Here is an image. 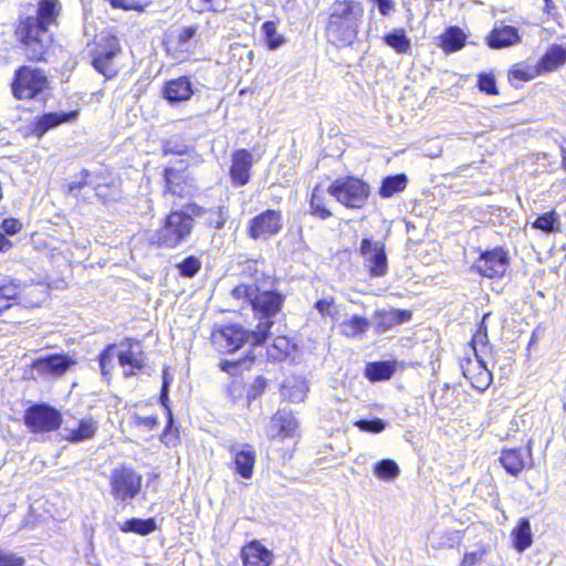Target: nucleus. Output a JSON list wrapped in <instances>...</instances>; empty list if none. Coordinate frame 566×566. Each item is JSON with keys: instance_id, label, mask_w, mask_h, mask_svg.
<instances>
[{"instance_id": "f257e3e1", "label": "nucleus", "mask_w": 566, "mask_h": 566, "mask_svg": "<svg viewBox=\"0 0 566 566\" xmlns=\"http://www.w3.org/2000/svg\"><path fill=\"white\" fill-rule=\"evenodd\" d=\"M62 9L59 0H40L35 17H27L20 21L17 34L24 46L30 61H44L51 44L49 25L56 22Z\"/></svg>"}, {"instance_id": "f03ea898", "label": "nucleus", "mask_w": 566, "mask_h": 566, "mask_svg": "<svg viewBox=\"0 0 566 566\" xmlns=\"http://www.w3.org/2000/svg\"><path fill=\"white\" fill-rule=\"evenodd\" d=\"M364 4L358 0H336L328 9L325 33L329 43L337 48L349 46L359 32Z\"/></svg>"}, {"instance_id": "7ed1b4c3", "label": "nucleus", "mask_w": 566, "mask_h": 566, "mask_svg": "<svg viewBox=\"0 0 566 566\" xmlns=\"http://www.w3.org/2000/svg\"><path fill=\"white\" fill-rule=\"evenodd\" d=\"M203 208L190 203L187 211L174 210L166 216L163 226L154 235V243L161 248L174 249L181 244L192 232L193 216H201Z\"/></svg>"}, {"instance_id": "20e7f679", "label": "nucleus", "mask_w": 566, "mask_h": 566, "mask_svg": "<svg viewBox=\"0 0 566 566\" xmlns=\"http://www.w3.org/2000/svg\"><path fill=\"white\" fill-rule=\"evenodd\" d=\"M272 277L264 275L253 297L251 306L259 318L256 335H252L254 344H262L268 338L274 324L273 317L279 314L283 305L284 296L272 291Z\"/></svg>"}, {"instance_id": "39448f33", "label": "nucleus", "mask_w": 566, "mask_h": 566, "mask_svg": "<svg viewBox=\"0 0 566 566\" xmlns=\"http://www.w3.org/2000/svg\"><path fill=\"white\" fill-rule=\"evenodd\" d=\"M326 192L346 208L360 209L369 197V186L359 178L342 177L334 180Z\"/></svg>"}, {"instance_id": "423d86ee", "label": "nucleus", "mask_w": 566, "mask_h": 566, "mask_svg": "<svg viewBox=\"0 0 566 566\" xmlns=\"http://www.w3.org/2000/svg\"><path fill=\"white\" fill-rule=\"evenodd\" d=\"M143 476L127 464L114 468L109 475L111 493L116 501L128 502L142 489Z\"/></svg>"}, {"instance_id": "0eeeda50", "label": "nucleus", "mask_w": 566, "mask_h": 566, "mask_svg": "<svg viewBox=\"0 0 566 566\" xmlns=\"http://www.w3.org/2000/svg\"><path fill=\"white\" fill-rule=\"evenodd\" d=\"M48 86V78L43 71L22 66L15 72L12 83L13 95L18 99H31Z\"/></svg>"}, {"instance_id": "6e6552de", "label": "nucleus", "mask_w": 566, "mask_h": 566, "mask_svg": "<svg viewBox=\"0 0 566 566\" xmlns=\"http://www.w3.org/2000/svg\"><path fill=\"white\" fill-rule=\"evenodd\" d=\"M358 252L370 277H384L388 273V258L382 241L364 238Z\"/></svg>"}, {"instance_id": "1a4fd4ad", "label": "nucleus", "mask_w": 566, "mask_h": 566, "mask_svg": "<svg viewBox=\"0 0 566 566\" xmlns=\"http://www.w3.org/2000/svg\"><path fill=\"white\" fill-rule=\"evenodd\" d=\"M252 335H256V329L250 332L239 325H228L212 333V343L219 352L230 354L245 343L258 346L259 344L253 343Z\"/></svg>"}, {"instance_id": "9d476101", "label": "nucleus", "mask_w": 566, "mask_h": 566, "mask_svg": "<svg viewBox=\"0 0 566 566\" xmlns=\"http://www.w3.org/2000/svg\"><path fill=\"white\" fill-rule=\"evenodd\" d=\"M24 422L33 432H50L60 428L62 416L55 408L40 403L27 409Z\"/></svg>"}, {"instance_id": "9b49d317", "label": "nucleus", "mask_w": 566, "mask_h": 566, "mask_svg": "<svg viewBox=\"0 0 566 566\" xmlns=\"http://www.w3.org/2000/svg\"><path fill=\"white\" fill-rule=\"evenodd\" d=\"M164 196H172L180 199L193 197L197 187L186 168L167 167L164 170Z\"/></svg>"}, {"instance_id": "f8f14e48", "label": "nucleus", "mask_w": 566, "mask_h": 566, "mask_svg": "<svg viewBox=\"0 0 566 566\" xmlns=\"http://www.w3.org/2000/svg\"><path fill=\"white\" fill-rule=\"evenodd\" d=\"M282 227L283 218L281 211L268 209L249 221L248 233L253 240H266L276 235Z\"/></svg>"}, {"instance_id": "ddd939ff", "label": "nucleus", "mask_w": 566, "mask_h": 566, "mask_svg": "<svg viewBox=\"0 0 566 566\" xmlns=\"http://www.w3.org/2000/svg\"><path fill=\"white\" fill-rule=\"evenodd\" d=\"M120 52V45L115 36L108 38L104 45L96 49L93 57L94 69L106 78H112L118 73L115 57Z\"/></svg>"}, {"instance_id": "4468645a", "label": "nucleus", "mask_w": 566, "mask_h": 566, "mask_svg": "<svg viewBox=\"0 0 566 566\" xmlns=\"http://www.w3.org/2000/svg\"><path fill=\"white\" fill-rule=\"evenodd\" d=\"M507 265V254L502 249H494L483 253L474 266L481 275L493 279L504 275Z\"/></svg>"}, {"instance_id": "2eb2a0df", "label": "nucleus", "mask_w": 566, "mask_h": 566, "mask_svg": "<svg viewBox=\"0 0 566 566\" xmlns=\"http://www.w3.org/2000/svg\"><path fill=\"white\" fill-rule=\"evenodd\" d=\"M253 166V155L247 149H239L232 154L231 166L229 170L231 184L234 187L245 186L251 178Z\"/></svg>"}, {"instance_id": "dca6fc26", "label": "nucleus", "mask_w": 566, "mask_h": 566, "mask_svg": "<svg viewBox=\"0 0 566 566\" xmlns=\"http://www.w3.org/2000/svg\"><path fill=\"white\" fill-rule=\"evenodd\" d=\"M77 111L45 113L36 117L30 125V132L38 138L43 137L49 130L64 123L73 122L77 118Z\"/></svg>"}, {"instance_id": "f3484780", "label": "nucleus", "mask_w": 566, "mask_h": 566, "mask_svg": "<svg viewBox=\"0 0 566 566\" xmlns=\"http://www.w3.org/2000/svg\"><path fill=\"white\" fill-rule=\"evenodd\" d=\"M229 452L234 459L237 473L243 479H251L255 464V451L251 444L233 443L229 447Z\"/></svg>"}, {"instance_id": "a211bd4d", "label": "nucleus", "mask_w": 566, "mask_h": 566, "mask_svg": "<svg viewBox=\"0 0 566 566\" xmlns=\"http://www.w3.org/2000/svg\"><path fill=\"white\" fill-rule=\"evenodd\" d=\"M532 451L527 448L504 449L500 457V462L505 471L517 476L525 468L531 465Z\"/></svg>"}, {"instance_id": "6ab92c4d", "label": "nucleus", "mask_w": 566, "mask_h": 566, "mask_svg": "<svg viewBox=\"0 0 566 566\" xmlns=\"http://www.w3.org/2000/svg\"><path fill=\"white\" fill-rule=\"evenodd\" d=\"M74 360L66 355H49L38 358L33 361V369L42 376H61L72 365Z\"/></svg>"}, {"instance_id": "aec40b11", "label": "nucleus", "mask_w": 566, "mask_h": 566, "mask_svg": "<svg viewBox=\"0 0 566 566\" xmlns=\"http://www.w3.org/2000/svg\"><path fill=\"white\" fill-rule=\"evenodd\" d=\"M411 312L406 310H381L374 314V324L378 333H385L395 326L410 321Z\"/></svg>"}, {"instance_id": "412c9836", "label": "nucleus", "mask_w": 566, "mask_h": 566, "mask_svg": "<svg viewBox=\"0 0 566 566\" xmlns=\"http://www.w3.org/2000/svg\"><path fill=\"white\" fill-rule=\"evenodd\" d=\"M297 428V421L293 413L285 409H280L271 419L268 434L271 439L276 437H289Z\"/></svg>"}, {"instance_id": "4be33fe9", "label": "nucleus", "mask_w": 566, "mask_h": 566, "mask_svg": "<svg viewBox=\"0 0 566 566\" xmlns=\"http://www.w3.org/2000/svg\"><path fill=\"white\" fill-rule=\"evenodd\" d=\"M520 41L517 29L511 25H495L488 36V45L492 49L512 46Z\"/></svg>"}, {"instance_id": "5701e85b", "label": "nucleus", "mask_w": 566, "mask_h": 566, "mask_svg": "<svg viewBox=\"0 0 566 566\" xmlns=\"http://www.w3.org/2000/svg\"><path fill=\"white\" fill-rule=\"evenodd\" d=\"M192 94L191 82L186 76L171 80L164 87V97L171 104L187 101Z\"/></svg>"}, {"instance_id": "b1692460", "label": "nucleus", "mask_w": 566, "mask_h": 566, "mask_svg": "<svg viewBox=\"0 0 566 566\" xmlns=\"http://www.w3.org/2000/svg\"><path fill=\"white\" fill-rule=\"evenodd\" d=\"M244 566H270L272 553L256 541L249 543L242 548Z\"/></svg>"}, {"instance_id": "393cba45", "label": "nucleus", "mask_w": 566, "mask_h": 566, "mask_svg": "<svg viewBox=\"0 0 566 566\" xmlns=\"http://www.w3.org/2000/svg\"><path fill=\"white\" fill-rule=\"evenodd\" d=\"M252 270L254 271V274H253L254 283L252 285L240 284L231 291V295L233 298L243 301L250 305H252L253 297L255 296L259 285L264 276V273L260 272L258 270V262H250L247 264V271H252Z\"/></svg>"}, {"instance_id": "a878e982", "label": "nucleus", "mask_w": 566, "mask_h": 566, "mask_svg": "<svg viewBox=\"0 0 566 566\" xmlns=\"http://www.w3.org/2000/svg\"><path fill=\"white\" fill-rule=\"evenodd\" d=\"M566 63V48L554 44L543 55L538 63L539 72H552Z\"/></svg>"}, {"instance_id": "bb28decb", "label": "nucleus", "mask_w": 566, "mask_h": 566, "mask_svg": "<svg viewBox=\"0 0 566 566\" xmlns=\"http://www.w3.org/2000/svg\"><path fill=\"white\" fill-rule=\"evenodd\" d=\"M396 370V363L390 360L368 363L365 376L370 381H382L391 378Z\"/></svg>"}, {"instance_id": "cd10ccee", "label": "nucleus", "mask_w": 566, "mask_h": 566, "mask_svg": "<svg viewBox=\"0 0 566 566\" xmlns=\"http://www.w3.org/2000/svg\"><path fill=\"white\" fill-rule=\"evenodd\" d=\"M310 213L321 220H326L333 216L332 211L326 206V192L319 185L312 191Z\"/></svg>"}, {"instance_id": "c85d7f7f", "label": "nucleus", "mask_w": 566, "mask_h": 566, "mask_svg": "<svg viewBox=\"0 0 566 566\" xmlns=\"http://www.w3.org/2000/svg\"><path fill=\"white\" fill-rule=\"evenodd\" d=\"M513 546L522 553L527 549L533 543L531 524L527 518H521L517 526L512 531Z\"/></svg>"}, {"instance_id": "c756f323", "label": "nucleus", "mask_w": 566, "mask_h": 566, "mask_svg": "<svg viewBox=\"0 0 566 566\" xmlns=\"http://www.w3.org/2000/svg\"><path fill=\"white\" fill-rule=\"evenodd\" d=\"M119 530L123 533H135L142 536H146L157 530V523L155 518H129L119 525Z\"/></svg>"}, {"instance_id": "7c9ffc66", "label": "nucleus", "mask_w": 566, "mask_h": 566, "mask_svg": "<svg viewBox=\"0 0 566 566\" xmlns=\"http://www.w3.org/2000/svg\"><path fill=\"white\" fill-rule=\"evenodd\" d=\"M467 41V35L458 27H450L441 35V48L450 53L461 50Z\"/></svg>"}, {"instance_id": "2f4dec72", "label": "nucleus", "mask_w": 566, "mask_h": 566, "mask_svg": "<svg viewBox=\"0 0 566 566\" xmlns=\"http://www.w3.org/2000/svg\"><path fill=\"white\" fill-rule=\"evenodd\" d=\"M20 293L21 286L17 281L0 279V312L8 310Z\"/></svg>"}, {"instance_id": "473e14b6", "label": "nucleus", "mask_w": 566, "mask_h": 566, "mask_svg": "<svg viewBox=\"0 0 566 566\" xmlns=\"http://www.w3.org/2000/svg\"><path fill=\"white\" fill-rule=\"evenodd\" d=\"M370 322L363 316L354 315L342 323V333L349 338H360L369 328Z\"/></svg>"}, {"instance_id": "72a5a7b5", "label": "nucleus", "mask_w": 566, "mask_h": 566, "mask_svg": "<svg viewBox=\"0 0 566 566\" xmlns=\"http://www.w3.org/2000/svg\"><path fill=\"white\" fill-rule=\"evenodd\" d=\"M532 228L541 230L545 233L560 232L559 216L555 210H551L538 216L533 222Z\"/></svg>"}, {"instance_id": "f704fd0d", "label": "nucleus", "mask_w": 566, "mask_h": 566, "mask_svg": "<svg viewBox=\"0 0 566 566\" xmlns=\"http://www.w3.org/2000/svg\"><path fill=\"white\" fill-rule=\"evenodd\" d=\"M384 42L398 54L407 53L411 48L410 40L407 38L403 29H394L385 34Z\"/></svg>"}, {"instance_id": "c9c22d12", "label": "nucleus", "mask_w": 566, "mask_h": 566, "mask_svg": "<svg viewBox=\"0 0 566 566\" xmlns=\"http://www.w3.org/2000/svg\"><path fill=\"white\" fill-rule=\"evenodd\" d=\"M408 178L403 174L386 177L380 186L379 195L382 198H389L397 192L402 191L407 186Z\"/></svg>"}, {"instance_id": "e433bc0d", "label": "nucleus", "mask_w": 566, "mask_h": 566, "mask_svg": "<svg viewBox=\"0 0 566 566\" xmlns=\"http://www.w3.org/2000/svg\"><path fill=\"white\" fill-rule=\"evenodd\" d=\"M116 348L117 346L115 344H111L106 346V348L99 354L98 357L102 376L107 381H109L112 371L115 367L114 360L115 357H117Z\"/></svg>"}, {"instance_id": "4c0bfd02", "label": "nucleus", "mask_w": 566, "mask_h": 566, "mask_svg": "<svg viewBox=\"0 0 566 566\" xmlns=\"http://www.w3.org/2000/svg\"><path fill=\"white\" fill-rule=\"evenodd\" d=\"M374 473L378 479L389 481L399 475L400 469L394 460L385 459L375 464Z\"/></svg>"}, {"instance_id": "58836bf2", "label": "nucleus", "mask_w": 566, "mask_h": 566, "mask_svg": "<svg viewBox=\"0 0 566 566\" xmlns=\"http://www.w3.org/2000/svg\"><path fill=\"white\" fill-rule=\"evenodd\" d=\"M290 340L285 336H277L268 348V357L272 360L281 361L290 354Z\"/></svg>"}, {"instance_id": "ea45409f", "label": "nucleus", "mask_w": 566, "mask_h": 566, "mask_svg": "<svg viewBox=\"0 0 566 566\" xmlns=\"http://www.w3.org/2000/svg\"><path fill=\"white\" fill-rule=\"evenodd\" d=\"M97 426L93 419L81 420L78 428L71 431L67 438L72 442H80L86 439H91L96 432Z\"/></svg>"}, {"instance_id": "a19ab883", "label": "nucleus", "mask_w": 566, "mask_h": 566, "mask_svg": "<svg viewBox=\"0 0 566 566\" xmlns=\"http://www.w3.org/2000/svg\"><path fill=\"white\" fill-rule=\"evenodd\" d=\"M262 31L270 50H276L285 42L284 36L277 33L276 23L273 21L264 22L262 24Z\"/></svg>"}, {"instance_id": "79ce46f5", "label": "nucleus", "mask_w": 566, "mask_h": 566, "mask_svg": "<svg viewBox=\"0 0 566 566\" xmlns=\"http://www.w3.org/2000/svg\"><path fill=\"white\" fill-rule=\"evenodd\" d=\"M117 359L123 368L132 367L140 370L144 367V360L140 356V353H135L132 345H129L127 350L117 353Z\"/></svg>"}, {"instance_id": "37998d69", "label": "nucleus", "mask_w": 566, "mask_h": 566, "mask_svg": "<svg viewBox=\"0 0 566 566\" xmlns=\"http://www.w3.org/2000/svg\"><path fill=\"white\" fill-rule=\"evenodd\" d=\"M203 212H206L208 214L207 223L209 227L214 228V229L223 228V226L227 221V218H228L227 210L223 207H217V208H212L209 210L203 209L202 213Z\"/></svg>"}, {"instance_id": "c03bdc74", "label": "nucleus", "mask_w": 566, "mask_h": 566, "mask_svg": "<svg viewBox=\"0 0 566 566\" xmlns=\"http://www.w3.org/2000/svg\"><path fill=\"white\" fill-rule=\"evenodd\" d=\"M355 427H357L360 431H366L370 433H379L386 429V422L380 418H374L371 420L360 419L355 421Z\"/></svg>"}, {"instance_id": "a18cd8bd", "label": "nucleus", "mask_w": 566, "mask_h": 566, "mask_svg": "<svg viewBox=\"0 0 566 566\" xmlns=\"http://www.w3.org/2000/svg\"><path fill=\"white\" fill-rule=\"evenodd\" d=\"M476 367L480 368V373L478 375V378L474 380H472V378L469 376L468 371L467 370H463V376L468 379L471 380V384L474 388L476 389H480V390H483L485 388L489 387V385L491 384V374L489 373V370L482 365V361H478L476 363Z\"/></svg>"}, {"instance_id": "49530a36", "label": "nucleus", "mask_w": 566, "mask_h": 566, "mask_svg": "<svg viewBox=\"0 0 566 566\" xmlns=\"http://www.w3.org/2000/svg\"><path fill=\"white\" fill-rule=\"evenodd\" d=\"M179 273L185 277H192L200 270V261L196 256H188L178 264Z\"/></svg>"}, {"instance_id": "de8ad7c7", "label": "nucleus", "mask_w": 566, "mask_h": 566, "mask_svg": "<svg viewBox=\"0 0 566 566\" xmlns=\"http://www.w3.org/2000/svg\"><path fill=\"white\" fill-rule=\"evenodd\" d=\"M478 86L481 92H484L489 95H496L497 87L495 77L492 74L489 73H481L478 78Z\"/></svg>"}, {"instance_id": "09e8293b", "label": "nucleus", "mask_w": 566, "mask_h": 566, "mask_svg": "<svg viewBox=\"0 0 566 566\" xmlns=\"http://www.w3.org/2000/svg\"><path fill=\"white\" fill-rule=\"evenodd\" d=\"M314 307L322 316L334 317L337 314L333 297L318 300Z\"/></svg>"}, {"instance_id": "8fccbe9b", "label": "nucleus", "mask_w": 566, "mask_h": 566, "mask_svg": "<svg viewBox=\"0 0 566 566\" xmlns=\"http://www.w3.org/2000/svg\"><path fill=\"white\" fill-rule=\"evenodd\" d=\"M198 31L197 27H186L178 34V44L179 48L187 50L189 48L190 41L196 36Z\"/></svg>"}, {"instance_id": "3c124183", "label": "nucleus", "mask_w": 566, "mask_h": 566, "mask_svg": "<svg viewBox=\"0 0 566 566\" xmlns=\"http://www.w3.org/2000/svg\"><path fill=\"white\" fill-rule=\"evenodd\" d=\"M24 558L0 549V566H22Z\"/></svg>"}, {"instance_id": "603ef678", "label": "nucleus", "mask_w": 566, "mask_h": 566, "mask_svg": "<svg viewBox=\"0 0 566 566\" xmlns=\"http://www.w3.org/2000/svg\"><path fill=\"white\" fill-rule=\"evenodd\" d=\"M22 228V224L19 220L14 218L4 219L1 223L0 231L6 234H17Z\"/></svg>"}, {"instance_id": "864d4df0", "label": "nucleus", "mask_w": 566, "mask_h": 566, "mask_svg": "<svg viewBox=\"0 0 566 566\" xmlns=\"http://www.w3.org/2000/svg\"><path fill=\"white\" fill-rule=\"evenodd\" d=\"M109 3L116 9L143 11V7L135 0H109Z\"/></svg>"}, {"instance_id": "5fc2aeb1", "label": "nucleus", "mask_w": 566, "mask_h": 566, "mask_svg": "<svg viewBox=\"0 0 566 566\" xmlns=\"http://www.w3.org/2000/svg\"><path fill=\"white\" fill-rule=\"evenodd\" d=\"M88 177H90V171L86 169H83L81 172V179L69 184V192L74 193L76 190H80L83 187L91 185V182L88 181Z\"/></svg>"}, {"instance_id": "6e6d98bb", "label": "nucleus", "mask_w": 566, "mask_h": 566, "mask_svg": "<svg viewBox=\"0 0 566 566\" xmlns=\"http://www.w3.org/2000/svg\"><path fill=\"white\" fill-rule=\"evenodd\" d=\"M188 153V146L184 144H172L171 142H167L164 146V154L169 155H184Z\"/></svg>"}, {"instance_id": "4d7b16f0", "label": "nucleus", "mask_w": 566, "mask_h": 566, "mask_svg": "<svg viewBox=\"0 0 566 566\" xmlns=\"http://www.w3.org/2000/svg\"><path fill=\"white\" fill-rule=\"evenodd\" d=\"M510 76L524 82L530 81L533 77V75L526 69H523L518 65H515L510 71Z\"/></svg>"}, {"instance_id": "13d9d810", "label": "nucleus", "mask_w": 566, "mask_h": 566, "mask_svg": "<svg viewBox=\"0 0 566 566\" xmlns=\"http://www.w3.org/2000/svg\"><path fill=\"white\" fill-rule=\"evenodd\" d=\"M135 422L137 426H143L148 429H153L157 426L158 420H157V417H155V416H146V417L136 416Z\"/></svg>"}, {"instance_id": "bf43d9fd", "label": "nucleus", "mask_w": 566, "mask_h": 566, "mask_svg": "<svg viewBox=\"0 0 566 566\" xmlns=\"http://www.w3.org/2000/svg\"><path fill=\"white\" fill-rule=\"evenodd\" d=\"M378 10L381 15L386 17L394 11L395 2L392 0H376Z\"/></svg>"}, {"instance_id": "052dcab7", "label": "nucleus", "mask_w": 566, "mask_h": 566, "mask_svg": "<svg viewBox=\"0 0 566 566\" xmlns=\"http://www.w3.org/2000/svg\"><path fill=\"white\" fill-rule=\"evenodd\" d=\"M490 313H486L483 315L481 324L479 326V329L476 332V337H480L483 335V337H486V319L490 317Z\"/></svg>"}, {"instance_id": "680f3d73", "label": "nucleus", "mask_w": 566, "mask_h": 566, "mask_svg": "<svg viewBox=\"0 0 566 566\" xmlns=\"http://www.w3.org/2000/svg\"><path fill=\"white\" fill-rule=\"evenodd\" d=\"M266 386V380L263 377H258L253 384V390L255 394H261Z\"/></svg>"}, {"instance_id": "e2e57ef3", "label": "nucleus", "mask_w": 566, "mask_h": 566, "mask_svg": "<svg viewBox=\"0 0 566 566\" xmlns=\"http://www.w3.org/2000/svg\"><path fill=\"white\" fill-rule=\"evenodd\" d=\"M476 562L475 553H467L462 559L461 566H473Z\"/></svg>"}, {"instance_id": "0e129e2a", "label": "nucleus", "mask_w": 566, "mask_h": 566, "mask_svg": "<svg viewBox=\"0 0 566 566\" xmlns=\"http://www.w3.org/2000/svg\"><path fill=\"white\" fill-rule=\"evenodd\" d=\"M12 247L11 242L7 239L6 233L0 231V251L7 252Z\"/></svg>"}, {"instance_id": "69168bd1", "label": "nucleus", "mask_w": 566, "mask_h": 566, "mask_svg": "<svg viewBox=\"0 0 566 566\" xmlns=\"http://www.w3.org/2000/svg\"><path fill=\"white\" fill-rule=\"evenodd\" d=\"M240 364V361H229V360H224L221 363V369L223 371H227V373H231L232 369H234L235 367H238V365Z\"/></svg>"}, {"instance_id": "338daca9", "label": "nucleus", "mask_w": 566, "mask_h": 566, "mask_svg": "<svg viewBox=\"0 0 566 566\" xmlns=\"http://www.w3.org/2000/svg\"><path fill=\"white\" fill-rule=\"evenodd\" d=\"M168 389L169 387L168 386H164L161 387V392H160V401L164 406H167V401H168Z\"/></svg>"}, {"instance_id": "774afa93", "label": "nucleus", "mask_w": 566, "mask_h": 566, "mask_svg": "<svg viewBox=\"0 0 566 566\" xmlns=\"http://www.w3.org/2000/svg\"><path fill=\"white\" fill-rule=\"evenodd\" d=\"M304 388H305V385L302 384V390H300V392H297L295 396L290 397V399L292 401H301V400H303V398L305 396V389Z\"/></svg>"}]
</instances>
